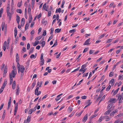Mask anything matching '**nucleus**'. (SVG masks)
<instances>
[{
	"label": "nucleus",
	"mask_w": 123,
	"mask_h": 123,
	"mask_svg": "<svg viewBox=\"0 0 123 123\" xmlns=\"http://www.w3.org/2000/svg\"><path fill=\"white\" fill-rule=\"evenodd\" d=\"M18 73H19V72H20L21 73L24 72V71L25 69V68L24 66L22 65H20V67L19 68H18Z\"/></svg>",
	"instance_id": "nucleus-1"
},
{
	"label": "nucleus",
	"mask_w": 123,
	"mask_h": 123,
	"mask_svg": "<svg viewBox=\"0 0 123 123\" xmlns=\"http://www.w3.org/2000/svg\"><path fill=\"white\" fill-rule=\"evenodd\" d=\"M39 87H37L35 90V94L36 95L38 96L41 93L40 91H38Z\"/></svg>",
	"instance_id": "nucleus-2"
},
{
	"label": "nucleus",
	"mask_w": 123,
	"mask_h": 123,
	"mask_svg": "<svg viewBox=\"0 0 123 123\" xmlns=\"http://www.w3.org/2000/svg\"><path fill=\"white\" fill-rule=\"evenodd\" d=\"M116 101V99L115 98H110V100L108 102V104L110 103H112V104L113 103H115Z\"/></svg>",
	"instance_id": "nucleus-3"
},
{
	"label": "nucleus",
	"mask_w": 123,
	"mask_h": 123,
	"mask_svg": "<svg viewBox=\"0 0 123 123\" xmlns=\"http://www.w3.org/2000/svg\"><path fill=\"white\" fill-rule=\"evenodd\" d=\"M90 38H89L86 40L85 42L84 43L83 45H87L88 44H90V43H89L90 42Z\"/></svg>",
	"instance_id": "nucleus-4"
},
{
	"label": "nucleus",
	"mask_w": 123,
	"mask_h": 123,
	"mask_svg": "<svg viewBox=\"0 0 123 123\" xmlns=\"http://www.w3.org/2000/svg\"><path fill=\"white\" fill-rule=\"evenodd\" d=\"M88 118V114H86L82 119V121L85 122L86 121Z\"/></svg>",
	"instance_id": "nucleus-5"
},
{
	"label": "nucleus",
	"mask_w": 123,
	"mask_h": 123,
	"mask_svg": "<svg viewBox=\"0 0 123 123\" xmlns=\"http://www.w3.org/2000/svg\"><path fill=\"white\" fill-rule=\"evenodd\" d=\"M16 72L14 70H13L12 71L11 73V76H12L13 78H14L15 75H16Z\"/></svg>",
	"instance_id": "nucleus-6"
},
{
	"label": "nucleus",
	"mask_w": 123,
	"mask_h": 123,
	"mask_svg": "<svg viewBox=\"0 0 123 123\" xmlns=\"http://www.w3.org/2000/svg\"><path fill=\"white\" fill-rule=\"evenodd\" d=\"M6 13L7 16L9 17V20L10 21L12 16V14H11V13L9 12H7Z\"/></svg>",
	"instance_id": "nucleus-7"
},
{
	"label": "nucleus",
	"mask_w": 123,
	"mask_h": 123,
	"mask_svg": "<svg viewBox=\"0 0 123 123\" xmlns=\"http://www.w3.org/2000/svg\"><path fill=\"white\" fill-rule=\"evenodd\" d=\"M62 95H63L62 93H61V94H59V95H57V97L56 98H55V100L56 101H57L58 100H59L61 98V97H59V98H57L59 97L60 96H62Z\"/></svg>",
	"instance_id": "nucleus-8"
},
{
	"label": "nucleus",
	"mask_w": 123,
	"mask_h": 123,
	"mask_svg": "<svg viewBox=\"0 0 123 123\" xmlns=\"http://www.w3.org/2000/svg\"><path fill=\"white\" fill-rule=\"evenodd\" d=\"M20 21V18L19 16L17 15L16 16V21L17 23L19 24Z\"/></svg>",
	"instance_id": "nucleus-9"
},
{
	"label": "nucleus",
	"mask_w": 123,
	"mask_h": 123,
	"mask_svg": "<svg viewBox=\"0 0 123 123\" xmlns=\"http://www.w3.org/2000/svg\"><path fill=\"white\" fill-rule=\"evenodd\" d=\"M14 37L15 38H16L17 33V28L16 27H15L14 29Z\"/></svg>",
	"instance_id": "nucleus-10"
},
{
	"label": "nucleus",
	"mask_w": 123,
	"mask_h": 123,
	"mask_svg": "<svg viewBox=\"0 0 123 123\" xmlns=\"http://www.w3.org/2000/svg\"><path fill=\"white\" fill-rule=\"evenodd\" d=\"M113 104L112 103H111L109 104L107 107V109H111L113 105Z\"/></svg>",
	"instance_id": "nucleus-11"
},
{
	"label": "nucleus",
	"mask_w": 123,
	"mask_h": 123,
	"mask_svg": "<svg viewBox=\"0 0 123 123\" xmlns=\"http://www.w3.org/2000/svg\"><path fill=\"white\" fill-rule=\"evenodd\" d=\"M73 110V108H71L70 106H69L68 109V112L70 113Z\"/></svg>",
	"instance_id": "nucleus-12"
},
{
	"label": "nucleus",
	"mask_w": 123,
	"mask_h": 123,
	"mask_svg": "<svg viewBox=\"0 0 123 123\" xmlns=\"http://www.w3.org/2000/svg\"><path fill=\"white\" fill-rule=\"evenodd\" d=\"M119 88H118L113 93V94H112L113 96H115L117 94V92L119 91Z\"/></svg>",
	"instance_id": "nucleus-13"
},
{
	"label": "nucleus",
	"mask_w": 123,
	"mask_h": 123,
	"mask_svg": "<svg viewBox=\"0 0 123 123\" xmlns=\"http://www.w3.org/2000/svg\"><path fill=\"white\" fill-rule=\"evenodd\" d=\"M111 111V109H109V110L106 111L104 113L105 115H108L109 114L110 112Z\"/></svg>",
	"instance_id": "nucleus-14"
},
{
	"label": "nucleus",
	"mask_w": 123,
	"mask_h": 123,
	"mask_svg": "<svg viewBox=\"0 0 123 123\" xmlns=\"http://www.w3.org/2000/svg\"><path fill=\"white\" fill-rule=\"evenodd\" d=\"M61 31V29H59V28L56 29L55 31V33H58Z\"/></svg>",
	"instance_id": "nucleus-15"
},
{
	"label": "nucleus",
	"mask_w": 123,
	"mask_h": 123,
	"mask_svg": "<svg viewBox=\"0 0 123 123\" xmlns=\"http://www.w3.org/2000/svg\"><path fill=\"white\" fill-rule=\"evenodd\" d=\"M7 82V80H5L4 82L3 83V84L2 87H1L3 88H4L5 86H6V82Z\"/></svg>",
	"instance_id": "nucleus-16"
},
{
	"label": "nucleus",
	"mask_w": 123,
	"mask_h": 123,
	"mask_svg": "<svg viewBox=\"0 0 123 123\" xmlns=\"http://www.w3.org/2000/svg\"><path fill=\"white\" fill-rule=\"evenodd\" d=\"M35 0H31V8L32 9L34 7L35 4Z\"/></svg>",
	"instance_id": "nucleus-17"
},
{
	"label": "nucleus",
	"mask_w": 123,
	"mask_h": 123,
	"mask_svg": "<svg viewBox=\"0 0 123 123\" xmlns=\"http://www.w3.org/2000/svg\"><path fill=\"white\" fill-rule=\"evenodd\" d=\"M42 83L43 82L42 81H41L40 82L38 81L37 84V86H38L39 87H41Z\"/></svg>",
	"instance_id": "nucleus-18"
},
{
	"label": "nucleus",
	"mask_w": 123,
	"mask_h": 123,
	"mask_svg": "<svg viewBox=\"0 0 123 123\" xmlns=\"http://www.w3.org/2000/svg\"><path fill=\"white\" fill-rule=\"evenodd\" d=\"M29 23H27L26 25L25 28V30L26 31L28 29V27L29 25Z\"/></svg>",
	"instance_id": "nucleus-19"
},
{
	"label": "nucleus",
	"mask_w": 123,
	"mask_h": 123,
	"mask_svg": "<svg viewBox=\"0 0 123 123\" xmlns=\"http://www.w3.org/2000/svg\"><path fill=\"white\" fill-rule=\"evenodd\" d=\"M7 66L6 65L5 67V68L4 69V70L3 71V73H7Z\"/></svg>",
	"instance_id": "nucleus-20"
},
{
	"label": "nucleus",
	"mask_w": 123,
	"mask_h": 123,
	"mask_svg": "<svg viewBox=\"0 0 123 123\" xmlns=\"http://www.w3.org/2000/svg\"><path fill=\"white\" fill-rule=\"evenodd\" d=\"M16 62H18L19 61V57L18 53H17L16 54Z\"/></svg>",
	"instance_id": "nucleus-21"
},
{
	"label": "nucleus",
	"mask_w": 123,
	"mask_h": 123,
	"mask_svg": "<svg viewBox=\"0 0 123 123\" xmlns=\"http://www.w3.org/2000/svg\"><path fill=\"white\" fill-rule=\"evenodd\" d=\"M34 49V47H32L31 48L30 50L29 54H30L31 53H32Z\"/></svg>",
	"instance_id": "nucleus-22"
},
{
	"label": "nucleus",
	"mask_w": 123,
	"mask_h": 123,
	"mask_svg": "<svg viewBox=\"0 0 123 123\" xmlns=\"http://www.w3.org/2000/svg\"><path fill=\"white\" fill-rule=\"evenodd\" d=\"M32 18L31 15L30 16L29 18V23H30L32 21Z\"/></svg>",
	"instance_id": "nucleus-23"
},
{
	"label": "nucleus",
	"mask_w": 123,
	"mask_h": 123,
	"mask_svg": "<svg viewBox=\"0 0 123 123\" xmlns=\"http://www.w3.org/2000/svg\"><path fill=\"white\" fill-rule=\"evenodd\" d=\"M97 115L96 114H95L94 115H92L90 117V120H92L93 118L96 117L97 116Z\"/></svg>",
	"instance_id": "nucleus-24"
},
{
	"label": "nucleus",
	"mask_w": 123,
	"mask_h": 123,
	"mask_svg": "<svg viewBox=\"0 0 123 123\" xmlns=\"http://www.w3.org/2000/svg\"><path fill=\"white\" fill-rule=\"evenodd\" d=\"M31 116H29L27 117V121L28 123H29L31 121Z\"/></svg>",
	"instance_id": "nucleus-25"
},
{
	"label": "nucleus",
	"mask_w": 123,
	"mask_h": 123,
	"mask_svg": "<svg viewBox=\"0 0 123 123\" xmlns=\"http://www.w3.org/2000/svg\"><path fill=\"white\" fill-rule=\"evenodd\" d=\"M22 2V0H21L20 2H18L17 4V6L18 7H20L21 6Z\"/></svg>",
	"instance_id": "nucleus-26"
},
{
	"label": "nucleus",
	"mask_w": 123,
	"mask_h": 123,
	"mask_svg": "<svg viewBox=\"0 0 123 123\" xmlns=\"http://www.w3.org/2000/svg\"><path fill=\"white\" fill-rule=\"evenodd\" d=\"M104 116L103 117H100L99 118L98 120L99 122H101L102 121V120L104 119Z\"/></svg>",
	"instance_id": "nucleus-27"
},
{
	"label": "nucleus",
	"mask_w": 123,
	"mask_h": 123,
	"mask_svg": "<svg viewBox=\"0 0 123 123\" xmlns=\"http://www.w3.org/2000/svg\"><path fill=\"white\" fill-rule=\"evenodd\" d=\"M16 12L20 13H22V10L20 9H18L16 10Z\"/></svg>",
	"instance_id": "nucleus-28"
},
{
	"label": "nucleus",
	"mask_w": 123,
	"mask_h": 123,
	"mask_svg": "<svg viewBox=\"0 0 123 123\" xmlns=\"http://www.w3.org/2000/svg\"><path fill=\"white\" fill-rule=\"evenodd\" d=\"M83 69L81 68L79 70V72H82V74H83L86 70V69H85L84 70Z\"/></svg>",
	"instance_id": "nucleus-29"
},
{
	"label": "nucleus",
	"mask_w": 123,
	"mask_h": 123,
	"mask_svg": "<svg viewBox=\"0 0 123 123\" xmlns=\"http://www.w3.org/2000/svg\"><path fill=\"white\" fill-rule=\"evenodd\" d=\"M75 112V110H74L71 114L69 115V117H72L74 115Z\"/></svg>",
	"instance_id": "nucleus-30"
},
{
	"label": "nucleus",
	"mask_w": 123,
	"mask_h": 123,
	"mask_svg": "<svg viewBox=\"0 0 123 123\" xmlns=\"http://www.w3.org/2000/svg\"><path fill=\"white\" fill-rule=\"evenodd\" d=\"M39 43V41H35L34 43L33 44V46H36L37 44H38Z\"/></svg>",
	"instance_id": "nucleus-31"
},
{
	"label": "nucleus",
	"mask_w": 123,
	"mask_h": 123,
	"mask_svg": "<svg viewBox=\"0 0 123 123\" xmlns=\"http://www.w3.org/2000/svg\"><path fill=\"white\" fill-rule=\"evenodd\" d=\"M44 60H41L40 63V65L41 66L43 65L44 64Z\"/></svg>",
	"instance_id": "nucleus-32"
},
{
	"label": "nucleus",
	"mask_w": 123,
	"mask_h": 123,
	"mask_svg": "<svg viewBox=\"0 0 123 123\" xmlns=\"http://www.w3.org/2000/svg\"><path fill=\"white\" fill-rule=\"evenodd\" d=\"M42 36H39L37 37H36L35 38V39L36 40H38L40 39L42 37Z\"/></svg>",
	"instance_id": "nucleus-33"
},
{
	"label": "nucleus",
	"mask_w": 123,
	"mask_h": 123,
	"mask_svg": "<svg viewBox=\"0 0 123 123\" xmlns=\"http://www.w3.org/2000/svg\"><path fill=\"white\" fill-rule=\"evenodd\" d=\"M106 117V119L105 120V121H109L111 119L108 116H105L104 117Z\"/></svg>",
	"instance_id": "nucleus-34"
},
{
	"label": "nucleus",
	"mask_w": 123,
	"mask_h": 123,
	"mask_svg": "<svg viewBox=\"0 0 123 123\" xmlns=\"http://www.w3.org/2000/svg\"><path fill=\"white\" fill-rule=\"evenodd\" d=\"M65 3V1L64 0H63L62 1V5L61 6V8H63L64 5Z\"/></svg>",
	"instance_id": "nucleus-35"
},
{
	"label": "nucleus",
	"mask_w": 123,
	"mask_h": 123,
	"mask_svg": "<svg viewBox=\"0 0 123 123\" xmlns=\"http://www.w3.org/2000/svg\"><path fill=\"white\" fill-rule=\"evenodd\" d=\"M111 85H109L107 87V88L106 89V91H109L111 89Z\"/></svg>",
	"instance_id": "nucleus-36"
},
{
	"label": "nucleus",
	"mask_w": 123,
	"mask_h": 123,
	"mask_svg": "<svg viewBox=\"0 0 123 123\" xmlns=\"http://www.w3.org/2000/svg\"><path fill=\"white\" fill-rule=\"evenodd\" d=\"M36 81L35 80L34 81H33L32 84V85L33 86V87H34V86H35L36 84Z\"/></svg>",
	"instance_id": "nucleus-37"
},
{
	"label": "nucleus",
	"mask_w": 123,
	"mask_h": 123,
	"mask_svg": "<svg viewBox=\"0 0 123 123\" xmlns=\"http://www.w3.org/2000/svg\"><path fill=\"white\" fill-rule=\"evenodd\" d=\"M5 23H4L3 24V23H2V25H1V28H2V31H3L4 30V28L5 27Z\"/></svg>",
	"instance_id": "nucleus-38"
},
{
	"label": "nucleus",
	"mask_w": 123,
	"mask_h": 123,
	"mask_svg": "<svg viewBox=\"0 0 123 123\" xmlns=\"http://www.w3.org/2000/svg\"><path fill=\"white\" fill-rule=\"evenodd\" d=\"M41 44H42L41 46L42 47H43L45 45V42L44 41H43L42 43H41Z\"/></svg>",
	"instance_id": "nucleus-39"
},
{
	"label": "nucleus",
	"mask_w": 123,
	"mask_h": 123,
	"mask_svg": "<svg viewBox=\"0 0 123 123\" xmlns=\"http://www.w3.org/2000/svg\"><path fill=\"white\" fill-rule=\"evenodd\" d=\"M76 31V29H73L70 30L69 31V32L70 33H72L75 32Z\"/></svg>",
	"instance_id": "nucleus-40"
},
{
	"label": "nucleus",
	"mask_w": 123,
	"mask_h": 123,
	"mask_svg": "<svg viewBox=\"0 0 123 123\" xmlns=\"http://www.w3.org/2000/svg\"><path fill=\"white\" fill-rule=\"evenodd\" d=\"M33 110V108L31 109H30L29 111L28 112V113L29 114H31L32 113V112H33L32 111V110Z\"/></svg>",
	"instance_id": "nucleus-41"
},
{
	"label": "nucleus",
	"mask_w": 123,
	"mask_h": 123,
	"mask_svg": "<svg viewBox=\"0 0 123 123\" xmlns=\"http://www.w3.org/2000/svg\"><path fill=\"white\" fill-rule=\"evenodd\" d=\"M31 8H30L29 7V8H28V13L29 15L31 13Z\"/></svg>",
	"instance_id": "nucleus-42"
},
{
	"label": "nucleus",
	"mask_w": 123,
	"mask_h": 123,
	"mask_svg": "<svg viewBox=\"0 0 123 123\" xmlns=\"http://www.w3.org/2000/svg\"><path fill=\"white\" fill-rule=\"evenodd\" d=\"M5 64H3L1 66L0 69L1 70H2L4 68H5Z\"/></svg>",
	"instance_id": "nucleus-43"
},
{
	"label": "nucleus",
	"mask_w": 123,
	"mask_h": 123,
	"mask_svg": "<svg viewBox=\"0 0 123 123\" xmlns=\"http://www.w3.org/2000/svg\"><path fill=\"white\" fill-rule=\"evenodd\" d=\"M46 3H45L44 4V5H43V9L44 8V10L45 11H47V9L46 8H45V7H46Z\"/></svg>",
	"instance_id": "nucleus-44"
},
{
	"label": "nucleus",
	"mask_w": 123,
	"mask_h": 123,
	"mask_svg": "<svg viewBox=\"0 0 123 123\" xmlns=\"http://www.w3.org/2000/svg\"><path fill=\"white\" fill-rule=\"evenodd\" d=\"M113 72H111L109 74V76L110 77H112L113 76Z\"/></svg>",
	"instance_id": "nucleus-45"
},
{
	"label": "nucleus",
	"mask_w": 123,
	"mask_h": 123,
	"mask_svg": "<svg viewBox=\"0 0 123 123\" xmlns=\"http://www.w3.org/2000/svg\"><path fill=\"white\" fill-rule=\"evenodd\" d=\"M112 40L113 39H108V40L106 42V43H109L111 42Z\"/></svg>",
	"instance_id": "nucleus-46"
},
{
	"label": "nucleus",
	"mask_w": 123,
	"mask_h": 123,
	"mask_svg": "<svg viewBox=\"0 0 123 123\" xmlns=\"http://www.w3.org/2000/svg\"><path fill=\"white\" fill-rule=\"evenodd\" d=\"M51 32H50V34H51V35H53L52 34L53 33V31H54V29L51 28Z\"/></svg>",
	"instance_id": "nucleus-47"
},
{
	"label": "nucleus",
	"mask_w": 123,
	"mask_h": 123,
	"mask_svg": "<svg viewBox=\"0 0 123 123\" xmlns=\"http://www.w3.org/2000/svg\"><path fill=\"white\" fill-rule=\"evenodd\" d=\"M17 62V68H18L19 69V68L20 67V65L19 63V61Z\"/></svg>",
	"instance_id": "nucleus-48"
},
{
	"label": "nucleus",
	"mask_w": 123,
	"mask_h": 123,
	"mask_svg": "<svg viewBox=\"0 0 123 123\" xmlns=\"http://www.w3.org/2000/svg\"><path fill=\"white\" fill-rule=\"evenodd\" d=\"M43 53H42L41 54V57H40V60H44V59H43Z\"/></svg>",
	"instance_id": "nucleus-49"
},
{
	"label": "nucleus",
	"mask_w": 123,
	"mask_h": 123,
	"mask_svg": "<svg viewBox=\"0 0 123 123\" xmlns=\"http://www.w3.org/2000/svg\"><path fill=\"white\" fill-rule=\"evenodd\" d=\"M122 77V75L121 76V75H120L119 76L118 80H123V78Z\"/></svg>",
	"instance_id": "nucleus-50"
},
{
	"label": "nucleus",
	"mask_w": 123,
	"mask_h": 123,
	"mask_svg": "<svg viewBox=\"0 0 123 123\" xmlns=\"http://www.w3.org/2000/svg\"><path fill=\"white\" fill-rule=\"evenodd\" d=\"M30 48V44L29 43H27V50H29Z\"/></svg>",
	"instance_id": "nucleus-51"
},
{
	"label": "nucleus",
	"mask_w": 123,
	"mask_h": 123,
	"mask_svg": "<svg viewBox=\"0 0 123 123\" xmlns=\"http://www.w3.org/2000/svg\"><path fill=\"white\" fill-rule=\"evenodd\" d=\"M13 46H11V48L10 51V54L12 53L13 52Z\"/></svg>",
	"instance_id": "nucleus-52"
},
{
	"label": "nucleus",
	"mask_w": 123,
	"mask_h": 123,
	"mask_svg": "<svg viewBox=\"0 0 123 123\" xmlns=\"http://www.w3.org/2000/svg\"><path fill=\"white\" fill-rule=\"evenodd\" d=\"M10 7L9 6H8L6 8V12H9L10 10Z\"/></svg>",
	"instance_id": "nucleus-53"
},
{
	"label": "nucleus",
	"mask_w": 123,
	"mask_h": 123,
	"mask_svg": "<svg viewBox=\"0 0 123 123\" xmlns=\"http://www.w3.org/2000/svg\"><path fill=\"white\" fill-rule=\"evenodd\" d=\"M105 35H106L104 33V34L100 36L99 37V38H101L102 37H104Z\"/></svg>",
	"instance_id": "nucleus-54"
},
{
	"label": "nucleus",
	"mask_w": 123,
	"mask_h": 123,
	"mask_svg": "<svg viewBox=\"0 0 123 123\" xmlns=\"http://www.w3.org/2000/svg\"><path fill=\"white\" fill-rule=\"evenodd\" d=\"M11 105V103L8 102V106L7 109L8 110L10 108V106Z\"/></svg>",
	"instance_id": "nucleus-55"
},
{
	"label": "nucleus",
	"mask_w": 123,
	"mask_h": 123,
	"mask_svg": "<svg viewBox=\"0 0 123 123\" xmlns=\"http://www.w3.org/2000/svg\"><path fill=\"white\" fill-rule=\"evenodd\" d=\"M114 111H113L110 114V115L111 116L113 117L114 115Z\"/></svg>",
	"instance_id": "nucleus-56"
},
{
	"label": "nucleus",
	"mask_w": 123,
	"mask_h": 123,
	"mask_svg": "<svg viewBox=\"0 0 123 123\" xmlns=\"http://www.w3.org/2000/svg\"><path fill=\"white\" fill-rule=\"evenodd\" d=\"M36 56H35V55L34 54H32L30 56V58H31L32 59L33 58H35Z\"/></svg>",
	"instance_id": "nucleus-57"
},
{
	"label": "nucleus",
	"mask_w": 123,
	"mask_h": 123,
	"mask_svg": "<svg viewBox=\"0 0 123 123\" xmlns=\"http://www.w3.org/2000/svg\"><path fill=\"white\" fill-rule=\"evenodd\" d=\"M46 30H45L43 31L42 35L43 36H45L46 35Z\"/></svg>",
	"instance_id": "nucleus-58"
},
{
	"label": "nucleus",
	"mask_w": 123,
	"mask_h": 123,
	"mask_svg": "<svg viewBox=\"0 0 123 123\" xmlns=\"http://www.w3.org/2000/svg\"><path fill=\"white\" fill-rule=\"evenodd\" d=\"M88 48H85L84 49V51H83V53H84L86 52L88 50Z\"/></svg>",
	"instance_id": "nucleus-59"
},
{
	"label": "nucleus",
	"mask_w": 123,
	"mask_h": 123,
	"mask_svg": "<svg viewBox=\"0 0 123 123\" xmlns=\"http://www.w3.org/2000/svg\"><path fill=\"white\" fill-rule=\"evenodd\" d=\"M34 24V22H33V21L32 22L30 27L31 28H32Z\"/></svg>",
	"instance_id": "nucleus-60"
},
{
	"label": "nucleus",
	"mask_w": 123,
	"mask_h": 123,
	"mask_svg": "<svg viewBox=\"0 0 123 123\" xmlns=\"http://www.w3.org/2000/svg\"><path fill=\"white\" fill-rule=\"evenodd\" d=\"M4 105V104L3 103L2 104H1V106H0V110H1V109H2Z\"/></svg>",
	"instance_id": "nucleus-61"
},
{
	"label": "nucleus",
	"mask_w": 123,
	"mask_h": 123,
	"mask_svg": "<svg viewBox=\"0 0 123 123\" xmlns=\"http://www.w3.org/2000/svg\"><path fill=\"white\" fill-rule=\"evenodd\" d=\"M86 65L84 64L83 65L81 66L82 69H84L85 68H86Z\"/></svg>",
	"instance_id": "nucleus-62"
},
{
	"label": "nucleus",
	"mask_w": 123,
	"mask_h": 123,
	"mask_svg": "<svg viewBox=\"0 0 123 123\" xmlns=\"http://www.w3.org/2000/svg\"><path fill=\"white\" fill-rule=\"evenodd\" d=\"M48 16L49 17L51 16V11H49L48 12Z\"/></svg>",
	"instance_id": "nucleus-63"
},
{
	"label": "nucleus",
	"mask_w": 123,
	"mask_h": 123,
	"mask_svg": "<svg viewBox=\"0 0 123 123\" xmlns=\"http://www.w3.org/2000/svg\"><path fill=\"white\" fill-rule=\"evenodd\" d=\"M94 51L92 50H91L89 52V54H93V52Z\"/></svg>",
	"instance_id": "nucleus-64"
}]
</instances>
